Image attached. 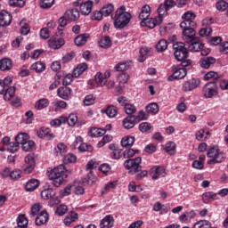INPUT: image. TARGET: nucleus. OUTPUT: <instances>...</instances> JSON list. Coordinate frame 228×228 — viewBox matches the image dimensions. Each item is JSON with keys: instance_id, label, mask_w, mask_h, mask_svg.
I'll list each match as a JSON object with an SVG mask.
<instances>
[{"instance_id": "1", "label": "nucleus", "mask_w": 228, "mask_h": 228, "mask_svg": "<svg viewBox=\"0 0 228 228\" xmlns=\"http://www.w3.org/2000/svg\"><path fill=\"white\" fill-rule=\"evenodd\" d=\"M132 17L128 12H126V6H120L117 9L115 14L111 16V19H114V28L116 29H124L131 22Z\"/></svg>"}, {"instance_id": "2", "label": "nucleus", "mask_w": 228, "mask_h": 228, "mask_svg": "<svg viewBox=\"0 0 228 228\" xmlns=\"http://www.w3.org/2000/svg\"><path fill=\"white\" fill-rule=\"evenodd\" d=\"M195 17H197V15L190 11L182 16L183 21L180 23V28L183 29V35H188L189 33L191 36H193L196 34L194 28L197 27V23L193 21L195 20Z\"/></svg>"}, {"instance_id": "3", "label": "nucleus", "mask_w": 228, "mask_h": 228, "mask_svg": "<svg viewBox=\"0 0 228 228\" xmlns=\"http://www.w3.org/2000/svg\"><path fill=\"white\" fill-rule=\"evenodd\" d=\"M48 177L53 181V184L55 188H60V186L63 184V181L69 177V175L67 174L65 166L59 165L57 167H54L50 171Z\"/></svg>"}, {"instance_id": "4", "label": "nucleus", "mask_w": 228, "mask_h": 228, "mask_svg": "<svg viewBox=\"0 0 228 228\" xmlns=\"http://www.w3.org/2000/svg\"><path fill=\"white\" fill-rule=\"evenodd\" d=\"M183 38L188 44V49L191 53H199V51L204 49V44L200 42V38L195 37V35L183 34Z\"/></svg>"}, {"instance_id": "5", "label": "nucleus", "mask_w": 228, "mask_h": 228, "mask_svg": "<svg viewBox=\"0 0 228 228\" xmlns=\"http://www.w3.org/2000/svg\"><path fill=\"white\" fill-rule=\"evenodd\" d=\"M124 167L126 170H129V174H132V175L142 172V157L126 159L124 162Z\"/></svg>"}, {"instance_id": "6", "label": "nucleus", "mask_w": 228, "mask_h": 228, "mask_svg": "<svg viewBox=\"0 0 228 228\" xmlns=\"http://www.w3.org/2000/svg\"><path fill=\"white\" fill-rule=\"evenodd\" d=\"M208 158H212L208 160V165H216V163H222L224 161V152H221L218 146H214L208 151Z\"/></svg>"}, {"instance_id": "7", "label": "nucleus", "mask_w": 228, "mask_h": 228, "mask_svg": "<svg viewBox=\"0 0 228 228\" xmlns=\"http://www.w3.org/2000/svg\"><path fill=\"white\" fill-rule=\"evenodd\" d=\"M203 95L206 99H213L218 95V85L216 81L208 82L204 86Z\"/></svg>"}, {"instance_id": "8", "label": "nucleus", "mask_w": 228, "mask_h": 228, "mask_svg": "<svg viewBox=\"0 0 228 228\" xmlns=\"http://www.w3.org/2000/svg\"><path fill=\"white\" fill-rule=\"evenodd\" d=\"M200 86V79L199 78H191L187 81H185L183 84L182 90L183 92H193L196 88H199Z\"/></svg>"}, {"instance_id": "9", "label": "nucleus", "mask_w": 228, "mask_h": 228, "mask_svg": "<svg viewBox=\"0 0 228 228\" xmlns=\"http://www.w3.org/2000/svg\"><path fill=\"white\" fill-rule=\"evenodd\" d=\"M188 74L186 68H173V74L167 77V81H174V79H184Z\"/></svg>"}, {"instance_id": "10", "label": "nucleus", "mask_w": 228, "mask_h": 228, "mask_svg": "<svg viewBox=\"0 0 228 228\" xmlns=\"http://www.w3.org/2000/svg\"><path fill=\"white\" fill-rule=\"evenodd\" d=\"M3 94L4 101H10V99L15 95V86H11L6 89L3 84V80H0V94Z\"/></svg>"}, {"instance_id": "11", "label": "nucleus", "mask_w": 228, "mask_h": 228, "mask_svg": "<svg viewBox=\"0 0 228 228\" xmlns=\"http://www.w3.org/2000/svg\"><path fill=\"white\" fill-rule=\"evenodd\" d=\"M35 169V157L33 155H28L25 157V164L23 166V171L25 174H31Z\"/></svg>"}, {"instance_id": "12", "label": "nucleus", "mask_w": 228, "mask_h": 228, "mask_svg": "<svg viewBox=\"0 0 228 228\" xmlns=\"http://www.w3.org/2000/svg\"><path fill=\"white\" fill-rule=\"evenodd\" d=\"M161 22H163V17L157 16L155 18H150L146 20L145 21L141 22V26H147V28H150V29H154L155 26L161 25Z\"/></svg>"}, {"instance_id": "13", "label": "nucleus", "mask_w": 228, "mask_h": 228, "mask_svg": "<svg viewBox=\"0 0 228 228\" xmlns=\"http://www.w3.org/2000/svg\"><path fill=\"white\" fill-rule=\"evenodd\" d=\"M150 175L152 179L156 180L159 179V177H165V175H167V173L165 172V168L159 166H154L151 169Z\"/></svg>"}, {"instance_id": "14", "label": "nucleus", "mask_w": 228, "mask_h": 228, "mask_svg": "<svg viewBox=\"0 0 228 228\" xmlns=\"http://www.w3.org/2000/svg\"><path fill=\"white\" fill-rule=\"evenodd\" d=\"M57 95L64 101H69L72 95V89L68 86L59 87L57 90Z\"/></svg>"}, {"instance_id": "15", "label": "nucleus", "mask_w": 228, "mask_h": 228, "mask_svg": "<svg viewBox=\"0 0 228 228\" xmlns=\"http://www.w3.org/2000/svg\"><path fill=\"white\" fill-rule=\"evenodd\" d=\"M12 24V14H10L7 11L3 10L0 12V26H10Z\"/></svg>"}, {"instance_id": "16", "label": "nucleus", "mask_w": 228, "mask_h": 228, "mask_svg": "<svg viewBox=\"0 0 228 228\" xmlns=\"http://www.w3.org/2000/svg\"><path fill=\"white\" fill-rule=\"evenodd\" d=\"M48 45L51 49H60L61 47H63V45H65V40L61 37H52L49 39Z\"/></svg>"}, {"instance_id": "17", "label": "nucleus", "mask_w": 228, "mask_h": 228, "mask_svg": "<svg viewBox=\"0 0 228 228\" xmlns=\"http://www.w3.org/2000/svg\"><path fill=\"white\" fill-rule=\"evenodd\" d=\"M123 126L125 129H133V127L136 126V116L134 115L127 116L123 120Z\"/></svg>"}, {"instance_id": "18", "label": "nucleus", "mask_w": 228, "mask_h": 228, "mask_svg": "<svg viewBox=\"0 0 228 228\" xmlns=\"http://www.w3.org/2000/svg\"><path fill=\"white\" fill-rule=\"evenodd\" d=\"M215 63H216V59L214 57H203L200 60V65L202 69H209Z\"/></svg>"}, {"instance_id": "19", "label": "nucleus", "mask_w": 228, "mask_h": 228, "mask_svg": "<svg viewBox=\"0 0 228 228\" xmlns=\"http://www.w3.org/2000/svg\"><path fill=\"white\" fill-rule=\"evenodd\" d=\"M115 219L110 215L106 216L100 223V228H113Z\"/></svg>"}, {"instance_id": "20", "label": "nucleus", "mask_w": 228, "mask_h": 228, "mask_svg": "<svg viewBox=\"0 0 228 228\" xmlns=\"http://www.w3.org/2000/svg\"><path fill=\"white\" fill-rule=\"evenodd\" d=\"M49 220V214L46 211H42L39 215L36 216L35 222L36 225H44V224H47Z\"/></svg>"}, {"instance_id": "21", "label": "nucleus", "mask_w": 228, "mask_h": 228, "mask_svg": "<svg viewBox=\"0 0 228 228\" xmlns=\"http://www.w3.org/2000/svg\"><path fill=\"white\" fill-rule=\"evenodd\" d=\"M64 15H65L66 19H68V20L76 22V20H77L79 19V11L77 9L68 10L64 13Z\"/></svg>"}, {"instance_id": "22", "label": "nucleus", "mask_w": 228, "mask_h": 228, "mask_svg": "<svg viewBox=\"0 0 228 228\" xmlns=\"http://www.w3.org/2000/svg\"><path fill=\"white\" fill-rule=\"evenodd\" d=\"M90 38V34H80L76 37L75 38V44L77 45V47H81V45H85L88 39Z\"/></svg>"}, {"instance_id": "23", "label": "nucleus", "mask_w": 228, "mask_h": 228, "mask_svg": "<svg viewBox=\"0 0 228 228\" xmlns=\"http://www.w3.org/2000/svg\"><path fill=\"white\" fill-rule=\"evenodd\" d=\"M48 106H49V99L41 98L36 102L34 108L35 110H45V108H47Z\"/></svg>"}, {"instance_id": "24", "label": "nucleus", "mask_w": 228, "mask_h": 228, "mask_svg": "<svg viewBox=\"0 0 228 228\" xmlns=\"http://www.w3.org/2000/svg\"><path fill=\"white\" fill-rule=\"evenodd\" d=\"M38 138H49V140H53L54 138V134H51V128L42 127L40 130L37 131Z\"/></svg>"}, {"instance_id": "25", "label": "nucleus", "mask_w": 228, "mask_h": 228, "mask_svg": "<svg viewBox=\"0 0 228 228\" xmlns=\"http://www.w3.org/2000/svg\"><path fill=\"white\" fill-rule=\"evenodd\" d=\"M104 134H106V129L102 128H92L88 133L91 138H100L101 136H104Z\"/></svg>"}, {"instance_id": "26", "label": "nucleus", "mask_w": 228, "mask_h": 228, "mask_svg": "<svg viewBox=\"0 0 228 228\" xmlns=\"http://www.w3.org/2000/svg\"><path fill=\"white\" fill-rule=\"evenodd\" d=\"M56 195V192L51 189L47 188L41 191V199H44L45 200H49V199H53Z\"/></svg>"}, {"instance_id": "27", "label": "nucleus", "mask_w": 228, "mask_h": 228, "mask_svg": "<svg viewBox=\"0 0 228 228\" xmlns=\"http://www.w3.org/2000/svg\"><path fill=\"white\" fill-rule=\"evenodd\" d=\"M99 46L102 49H110V47L111 46V38H110V37L108 36L102 37L99 42Z\"/></svg>"}, {"instance_id": "28", "label": "nucleus", "mask_w": 228, "mask_h": 228, "mask_svg": "<svg viewBox=\"0 0 228 228\" xmlns=\"http://www.w3.org/2000/svg\"><path fill=\"white\" fill-rule=\"evenodd\" d=\"M174 54L177 61H183V60H186V58H188V49L185 48L181 51H175Z\"/></svg>"}, {"instance_id": "29", "label": "nucleus", "mask_w": 228, "mask_h": 228, "mask_svg": "<svg viewBox=\"0 0 228 228\" xmlns=\"http://www.w3.org/2000/svg\"><path fill=\"white\" fill-rule=\"evenodd\" d=\"M36 188H38V180L30 179L28 182H27L25 186V190L27 191H35Z\"/></svg>"}, {"instance_id": "30", "label": "nucleus", "mask_w": 228, "mask_h": 228, "mask_svg": "<svg viewBox=\"0 0 228 228\" xmlns=\"http://www.w3.org/2000/svg\"><path fill=\"white\" fill-rule=\"evenodd\" d=\"M92 4L89 2H86L80 4V12L82 15H90L92 13Z\"/></svg>"}, {"instance_id": "31", "label": "nucleus", "mask_w": 228, "mask_h": 228, "mask_svg": "<svg viewBox=\"0 0 228 228\" xmlns=\"http://www.w3.org/2000/svg\"><path fill=\"white\" fill-rule=\"evenodd\" d=\"M102 113H106L107 117L113 118L117 117V107L110 105L105 110H102Z\"/></svg>"}, {"instance_id": "32", "label": "nucleus", "mask_w": 228, "mask_h": 228, "mask_svg": "<svg viewBox=\"0 0 228 228\" xmlns=\"http://www.w3.org/2000/svg\"><path fill=\"white\" fill-rule=\"evenodd\" d=\"M12 69V60L4 58L0 60V70H10Z\"/></svg>"}, {"instance_id": "33", "label": "nucleus", "mask_w": 228, "mask_h": 228, "mask_svg": "<svg viewBox=\"0 0 228 228\" xmlns=\"http://www.w3.org/2000/svg\"><path fill=\"white\" fill-rule=\"evenodd\" d=\"M16 228H28V218H26L25 215L18 216Z\"/></svg>"}, {"instance_id": "34", "label": "nucleus", "mask_w": 228, "mask_h": 228, "mask_svg": "<svg viewBox=\"0 0 228 228\" xmlns=\"http://www.w3.org/2000/svg\"><path fill=\"white\" fill-rule=\"evenodd\" d=\"M40 209H42V206L40 203H36L31 207V210L29 213L30 218H35L37 215H40Z\"/></svg>"}, {"instance_id": "35", "label": "nucleus", "mask_w": 228, "mask_h": 228, "mask_svg": "<svg viewBox=\"0 0 228 228\" xmlns=\"http://www.w3.org/2000/svg\"><path fill=\"white\" fill-rule=\"evenodd\" d=\"M167 48H168V42H167V40L165 39L159 40L156 45V49L158 53H163L164 51H167Z\"/></svg>"}, {"instance_id": "36", "label": "nucleus", "mask_w": 228, "mask_h": 228, "mask_svg": "<svg viewBox=\"0 0 228 228\" xmlns=\"http://www.w3.org/2000/svg\"><path fill=\"white\" fill-rule=\"evenodd\" d=\"M134 144V138L133 136H126L121 140V145L123 147H133Z\"/></svg>"}, {"instance_id": "37", "label": "nucleus", "mask_w": 228, "mask_h": 228, "mask_svg": "<svg viewBox=\"0 0 228 228\" xmlns=\"http://www.w3.org/2000/svg\"><path fill=\"white\" fill-rule=\"evenodd\" d=\"M28 140V134L20 133L15 136V142L18 145H22Z\"/></svg>"}, {"instance_id": "38", "label": "nucleus", "mask_w": 228, "mask_h": 228, "mask_svg": "<svg viewBox=\"0 0 228 228\" xmlns=\"http://www.w3.org/2000/svg\"><path fill=\"white\" fill-rule=\"evenodd\" d=\"M146 111H148V113L156 115V113L159 111V105H158L156 102H151L146 106Z\"/></svg>"}, {"instance_id": "39", "label": "nucleus", "mask_w": 228, "mask_h": 228, "mask_svg": "<svg viewBox=\"0 0 228 228\" xmlns=\"http://www.w3.org/2000/svg\"><path fill=\"white\" fill-rule=\"evenodd\" d=\"M94 81L100 85V86H104V85H106V77H104V75L102 72L96 73L94 76Z\"/></svg>"}, {"instance_id": "40", "label": "nucleus", "mask_w": 228, "mask_h": 228, "mask_svg": "<svg viewBox=\"0 0 228 228\" xmlns=\"http://www.w3.org/2000/svg\"><path fill=\"white\" fill-rule=\"evenodd\" d=\"M31 69L32 70H36V72H44V70H45V63L42 61H37L31 65Z\"/></svg>"}, {"instance_id": "41", "label": "nucleus", "mask_w": 228, "mask_h": 228, "mask_svg": "<svg viewBox=\"0 0 228 228\" xmlns=\"http://www.w3.org/2000/svg\"><path fill=\"white\" fill-rule=\"evenodd\" d=\"M209 79H213L214 81H216L220 79V75L216 71H209L204 76L205 81H209Z\"/></svg>"}, {"instance_id": "42", "label": "nucleus", "mask_w": 228, "mask_h": 228, "mask_svg": "<svg viewBox=\"0 0 228 228\" xmlns=\"http://www.w3.org/2000/svg\"><path fill=\"white\" fill-rule=\"evenodd\" d=\"M115 10V6L113 4H109L107 6H104L102 8V12L103 13V17H109L113 13V11Z\"/></svg>"}, {"instance_id": "43", "label": "nucleus", "mask_w": 228, "mask_h": 228, "mask_svg": "<svg viewBox=\"0 0 228 228\" xmlns=\"http://www.w3.org/2000/svg\"><path fill=\"white\" fill-rule=\"evenodd\" d=\"M33 147H35V142L33 141H27L25 143L21 144V149L25 152H31L33 151Z\"/></svg>"}, {"instance_id": "44", "label": "nucleus", "mask_w": 228, "mask_h": 228, "mask_svg": "<svg viewBox=\"0 0 228 228\" xmlns=\"http://www.w3.org/2000/svg\"><path fill=\"white\" fill-rule=\"evenodd\" d=\"M65 152H67V146L62 142L57 144V147L55 148L56 156H62Z\"/></svg>"}, {"instance_id": "45", "label": "nucleus", "mask_w": 228, "mask_h": 228, "mask_svg": "<svg viewBox=\"0 0 228 228\" xmlns=\"http://www.w3.org/2000/svg\"><path fill=\"white\" fill-rule=\"evenodd\" d=\"M185 102V97L180 98V102L176 105V110L179 113H184V111H186V104L184 103Z\"/></svg>"}, {"instance_id": "46", "label": "nucleus", "mask_w": 228, "mask_h": 228, "mask_svg": "<svg viewBox=\"0 0 228 228\" xmlns=\"http://www.w3.org/2000/svg\"><path fill=\"white\" fill-rule=\"evenodd\" d=\"M77 160V157L72 153H68L64 158H63V163L65 165H69V163H76Z\"/></svg>"}, {"instance_id": "47", "label": "nucleus", "mask_w": 228, "mask_h": 228, "mask_svg": "<svg viewBox=\"0 0 228 228\" xmlns=\"http://www.w3.org/2000/svg\"><path fill=\"white\" fill-rule=\"evenodd\" d=\"M79 152H92L94 147L86 142H83L78 146Z\"/></svg>"}, {"instance_id": "48", "label": "nucleus", "mask_w": 228, "mask_h": 228, "mask_svg": "<svg viewBox=\"0 0 228 228\" xmlns=\"http://www.w3.org/2000/svg\"><path fill=\"white\" fill-rule=\"evenodd\" d=\"M151 129H152V126L151 125V123L142 122L139 125V130L141 131V133H149Z\"/></svg>"}, {"instance_id": "49", "label": "nucleus", "mask_w": 228, "mask_h": 228, "mask_svg": "<svg viewBox=\"0 0 228 228\" xmlns=\"http://www.w3.org/2000/svg\"><path fill=\"white\" fill-rule=\"evenodd\" d=\"M125 113L126 115H133L134 113H136V107L134 104L131 103H126L125 104Z\"/></svg>"}, {"instance_id": "50", "label": "nucleus", "mask_w": 228, "mask_h": 228, "mask_svg": "<svg viewBox=\"0 0 228 228\" xmlns=\"http://www.w3.org/2000/svg\"><path fill=\"white\" fill-rule=\"evenodd\" d=\"M129 69V63L128 62H119L115 66V69L117 72H124Z\"/></svg>"}, {"instance_id": "51", "label": "nucleus", "mask_w": 228, "mask_h": 228, "mask_svg": "<svg viewBox=\"0 0 228 228\" xmlns=\"http://www.w3.org/2000/svg\"><path fill=\"white\" fill-rule=\"evenodd\" d=\"M95 103V96L94 94H88L84 99L85 106H92V104Z\"/></svg>"}, {"instance_id": "52", "label": "nucleus", "mask_w": 228, "mask_h": 228, "mask_svg": "<svg viewBox=\"0 0 228 228\" xmlns=\"http://www.w3.org/2000/svg\"><path fill=\"white\" fill-rule=\"evenodd\" d=\"M26 4V0H9L10 6H17L22 8Z\"/></svg>"}, {"instance_id": "53", "label": "nucleus", "mask_w": 228, "mask_h": 228, "mask_svg": "<svg viewBox=\"0 0 228 228\" xmlns=\"http://www.w3.org/2000/svg\"><path fill=\"white\" fill-rule=\"evenodd\" d=\"M53 4H54V0H41L40 6L44 10H47V8H52Z\"/></svg>"}, {"instance_id": "54", "label": "nucleus", "mask_w": 228, "mask_h": 228, "mask_svg": "<svg viewBox=\"0 0 228 228\" xmlns=\"http://www.w3.org/2000/svg\"><path fill=\"white\" fill-rule=\"evenodd\" d=\"M118 81L120 85H126L129 81V75L127 73H121L118 77Z\"/></svg>"}, {"instance_id": "55", "label": "nucleus", "mask_w": 228, "mask_h": 228, "mask_svg": "<svg viewBox=\"0 0 228 228\" xmlns=\"http://www.w3.org/2000/svg\"><path fill=\"white\" fill-rule=\"evenodd\" d=\"M68 208L66 205H61L59 206L55 210V215L57 216H63L67 213Z\"/></svg>"}, {"instance_id": "56", "label": "nucleus", "mask_w": 228, "mask_h": 228, "mask_svg": "<svg viewBox=\"0 0 228 228\" xmlns=\"http://www.w3.org/2000/svg\"><path fill=\"white\" fill-rule=\"evenodd\" d=\"M19 149H20V146L16 142V141L9 143V146L7 147V151H9L12 154L17 152V151H19Z\"/></svg>"}, {"instance_id": "57", "label": "nucleus", "mask_w": 228, "mask_h": 228, "mask_svg": "<svg viewBox=\"0 0 228 228\" xmlns=\"http://www.w3.org/2000/svg\"><path fill=\"white\" fill-rule=\"evenodd\" d=\"M216 6L219 12H225V9L228 8V4L224 0H220L216 3Z\"/></svg>"}, {"instance_id": "58", "label": "nucleus", "mask_w": 228, "mask_h": 228, "mask_svg": "<svg viewBox=\"0 0 228 228\" xmlns=\"http://www.w3.org/2000/svg\"><path fill=\"white\" fill-rule=\"evenodd\" d=\"M213 31V29H211V27H206L201 28L199 31V35L200 37H209V35H211V32Z\"/></svg>"}, {"instance_id": "59", "label": "nucleus", "mask_w": 228, "mask_h": 228, "mask_svg": "<svg viewBox=\"0 0 228 228\" xmlns=\"http://www.w3.org/2000/svg\"><path fill=\"white\" fill-rule=\"evenodd\" d=\"M104 17L102 9L100 11H94L93 16L91 17L92 20H101Z\"/></svg>"}, {"instance_id": "60", "label": "nucleus", "mask_w": 228, "mask_h": 228, "mask_svg": "<svg viewBox=\"0 0 228 228\" xmlns=\"http://www.w3.org/2000/svg\"><path fill=\"white\" fill-rule=\"evenodd\" d=\"M208 44L210 45H218L219 44H222V37H213L208 39Z\"/></svg>"}, {"instance_id": "61", "label": "nucleus", "mask_w": 228, "mask_h": 228, "mask_svg": "<svg viewBox=\"0 0 228 228\" xmlns=\"http://www.w3.org/2000/svg\"><path fill=\"white\" fill-rule=\"evenodd\" d=\"M77 123V116L76 114H70L68 117V124L69 126H76V124Z\"/></svg>"}, {"instance_id": "62", "label": "nucleus", "mask_w": 228, "mask_h": 228, "mask_svg": "<svg viewBox=\"0 0 228 228\" xmlns=\"http://www.w3.org/2000/svg\"><path fill=\"white\" fill-rule=\"evenodd\" d=\"M10 178L13 179V181H17V179H20V170L14 169L10 173Z\"/></svg>"}, {"instance_id": "63", "label": "nucleus", "mask_w": 228, "mask_h": 228, "mask_svg": "<svg viewBox=\"0 0 228 228\" xmlns=\"http://www.w3.org/2000/svg\"><path fill=\"white\" fill-rule=\"evenodd\" d=\"M173 49L175 51H183L185 48V45L183 42H177L173 45Z\"/></svg>"}, {"instance_id": "64", "label": "nucleus", "mask_w": 228, "mask_h": 228, "mask_svg": "<svg viewBox=\"0 0 228 228\" xmlns=\"http://www.w3.org/2000/svg\"><path fill=\"white\" fill-rule=\"evenodd\" d=\"M220 53L223 54H228V42L222 43L219 47Z\"/></svg>"}]
</instances>
